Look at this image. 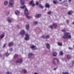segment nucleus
<instances>
[{"instance_id": "nucleus-1", "label": "nucleus", "mask_w": 74, "mask_h": 74, "mask_svg": "<svg viewBox=\"0 0 74 74\" xmlns=\"http://www.w3.org/2000/svg\"><path fill=\"white\" fill-rule=\"evenodd\" d=\"M20 8L21 9H25V10H24V14L25 15H28L29 14V13H28V10L27 8H26V7L25 5H24L23 6L20 7Z\"/></svg>"}, {"instance_id": "nucleus-2", "label": "nucleus", "mask_w": 74, "mask_h": 74, "mask_svg": "<svg viewBox=\"0 0 74 74\" xmlns=\"http://www.w3.org/2000/svg\"><path fill=\"white\" fill-rule=\"evenodd\" d=\"M53 64H54V65H56L57 64L60 63V61H59V60L56 58H54L53 59Z\"/></svg>"}, {"instance_id": "nucleus-3", "label": "nucleus", "mask_w": 74, "mask_h": 74, "mask_svg": "<svg viewBox=\"0 0 74 74\" xmlns=\"http://www.w3.org/2000/svg\"><path fill=\"white\" fill-rule=\"evenodd\" d=\"M70 33H67V32H65L64 33V36H63V38H67L68 37V36L69 35H70Z\"/></svg>"}, {"instance_id": "nucleus-4", "label": "nucleus", "mask_w": 74, "mask_h": 74, "mask_svg": "<svg viewBox=\"0 0 74 74\" xmlns=\"http://www.w3.org/2000/svg\"><path fill=\"white\" fill-rule=\"evenodd\" d=\"M9 4L10 5L11 7H13V5H14V0H10L9 1Z\"/></svg>"}, {"instance_id": "nucleus-5", "label": "nucleus", "mask_w": 74, "mask_h": 74, "mask_svg": "<svg viewBox=\"0 0 74 74\" xmlns=\"http://www.w3.org/2000/svg\"><path fill=\"white\" fill-rule=\"evenodd\" d=\"M26 37L25 38V40L26 41H27L29 40V35L28 34H25Z\"/></svg>"}, {"instance_id": "nucleus-6", "label": "nucleus", "mask_w": 74, "mask_h": 74, "mask_svg": "<svg viewBox=\"0 0 74 74\" xmlns=\"http://www.w3.org/2000/svg\"><path fill=\"white\" fill-rule=\"evenodd\" d=\"M56 26H57V24L55 23H53V25L50 26V27L51 29H53V27H56Z\"/></svg>"}, {"instance_id": "nucleus-7", "label": "nucleus", "mask_w": 74, "mask_h": 74, "mask_svg": "<svg viewBox=\"0 0 74 74\" xmlns=\"http://www.w3.org/2000/svg\"><path fill=\"white\" fill-rule=\"evenodd\" d=\"M29 4H30V5H32L33 7L35 5V4L34 3V1L33 0L31 1L30 2V3H29Z\"/></svg>"}, {"instance_id": "nucleus-8", "label": "nucleus", "mask_w": 74, "mask_h": 74, "mask_svg": "<svg viewBox=\"0 0 74 74\" xmlns=\"http://www.w3.org/2000/svg\"><path fill=\"white\" fill-rule=\"evenodd\" d=\"M22 60L21 59H19L17 61H16V63H21L22 62Z\"/></svg>"}, {"instance_id": "nucleus-9", "label": "nucleus", "mask_w": 74, "mask_h": 74, "mask_svg": "<svg viewBox=\"0 0 74 74\" xmlns=\"http://www.w3.org/2000/svg\"><path fill=\"white\" fill-rule=\"evenodd\" d=\"M30 48L32 49L33 50H35L36 49V47L34 45H32L31 47H30Z\"/></svg>"}, {"instance_id": "nucleus-10", "label": "nucleus", "mask_w": 74, "mask_h": 74, "mask_svg": "<svg viewBox=\"0 0 74 74\" xmlns=\"http://www.w3.org/2000/svg\"><path fill=\"white\" fill-rule=\"evenodd\" d=\"M20 3L21 5H24V4H25V0H21Z\"/></svg>"}, {"instance_id": "nucleus-11", "label": "nucleus", "mask_w": 74, "mask_h": 74, "mask_svg": "<svg viewBox=\"0 0 74 74\" xmlns=\"http://www.w3.org/2000/svg\"><path fill=\"white\" fill-rule=\"evenodd\" d=\"M15 14H16L17 15H19V14H20V12L18 10H16L15 12Z\"/></svg>"}, {"instance_id": "nucleus-12", "label": "nucleus", "mask_w": 74, "mask_h": 74, "mask_svg": "<svg viewBox=\"0 0 74 74\" xmlns=\"http://www.w3.org/2000/svg\"><path fill=\"white\" fill-rule=\"evenodd\" d=\"M20 33L21 35H23V34H25V31L23 30H21L20 32Z\"/></svg>"}, {"instance_id": "nucleus-13", "label": "nucleus", "mask_w": 74, "mask_h": 74, "mask_svg": "<svg viewBox=\"0 0 74 74\" xmlns=\"http://www.w3.org/2000/svg\"><path fill=\"white\" fill-rule=\"evenodd\" d=\"M46 47L49 49H50V45H49V43H47L46 45Z\"/></svg>"}, {"instance_id": "nucleus-14", "label": "nucleus", "mask_w": 74, "mask_h": 74, "mask_svg": "<svg viewBox=\"0 0 74 74\" xmlns=\"http://www.w3.org/2000/svg\"><path fill=\"white\" fill-rule=\"evenodd\" d=\"M41 16V14H38L36 16V18H40Z\"/></svg>"}, {"instance_id": "nucleus-15", "label": "nucleus", "mask_w": 74, "mask_h": 74, "mask_svg": "<svg viewBox=\"0 0 74 74\" xmlns=\"http://www.w3.org/2000/svg\"><path fill=\"white\" fill-rule=\"evenodd\" d=\"M29 25L28 24L26 25V29L27 30H29Z\"/></svg>"}, {"instance_id": "nucleus-16", "label": "nucleus", "mask_w": 74, "mask_h": 74, "mask_svg": "<svg viewBox=\"0 0 74 74\" xmlns=\"http://www.w3.org/2000/svg\"><path fill=\"white\" fill-rule=\"evenodd\" d=\"M45 7H47V8H49V7H50V5L48 3H47L46 4Z\"/></svg>"}, {"instance_id": "nucleus-17", "label": "nucleus", "mask_w": 74, "mask_h": 74, "mask_svg": "<svg viewBox=\"0 0 74 74\" xmlns=\"http://www.w3.org/2000/svg\"><path fill=\"white\" fill-rule=\"evenodd\" d=\"M73 14V11H69L68 13V15H71V14Z\"/></svg>"}, {"instance_id": "nucleus-18", "label": "nucleus", "mask_w": 74, "mask_h": 74, "mask_svg": "<svg viewBox=\"0 0 74 74\" xmlns=\"http://www.w3.org/2000/svg\"><path fill=\"white\" fill-rule=\"evenodd\" d=\"M4 37V34L1 35L0 36V40H1L3 37Z\"/></svg>"}, {"instance_id": "nucleus-19", "label": "nucleus", "mask_w": 74, "mask_h": 74, "mask_svg": "<svg viewBox=\"0 0 74 74\" xmlns=\"http://www.w3.org/2000/svg\"><path fill=\"white\" fill-rule=\"evenodd\" d=\"M67 57L68 59H71V56L70 55H67Z\"/></svg>"}, {"instance_id": "nucleus-20", "label": "nucleus", "mask_w": 74, "mask_h": 74, "mask_svg": "<svg viewBox=\"0 0 74 74\" xmlns=\"http://www.w3.org/2000/svg\"><path fill=\"white\" fill-rule=\"evenodd\" d=\"M13 45V42H11L9 44V46L10 47H11V46H12V45Z\"/></svg>"}, {"instance_id": "nucleus-21", "label": "nucleus", "mask_w": 74, "mask_h": 74, "mask_svg": "<svg viewBox=\"0 0 74 74\" xmlns=\"http://www.w3.org/2000/svg\"><path fill=\"white\" fill-rule=\"evenodd\" d=\"M33 55V54L32 53H29L28 55V56L29 58H31V57Z\"/></svg>"}, {"instance_id": "nucleus-22", "label": "nucleus", "mask_w": 74, "mask_h": 74, "mask_svg": "<svg viewBox=\"0 0 74 74\" xmlns=\"http://www.w3.org/2000/svg\"><path fill=\"white\" fill-rule=\"evenodd\" d=\"M8 4V1H6L4 3V5H7Z\"/></svg>"}, {"instance_id": "nucleus-23", "label": "nucleus", "mask_w": 74, "mask_h": 74, "mask_svg": "<svg viewBox=\"0 0 74 74\" xmlns=\"http://www.w3.org/2000/svg\"><path fill=\"white\" fill-rule=\"evenodd\" d=\"M39 5L41 8H44V6H42V5L41 4H40Z\"/></svg>"}, {"instance_id": "nucleus-24", "label": "nucleus", "mask_w": 74, "mask_h": 74, "mask_svg": "<svg viewBox=\"0 0 74 74\" xmlns=\"http://www.w3.org/2000/svg\"><path fill=\"white\" fill-rule=\"evenodd\" d=\"M8 21L9 22H11V21L10 19V18H8Z\"/></svg>"}, {"instance_id": "nucleus-25", "label": "nucleus", "mask_w": 74, "mask_h": 74, "mask_svg": "<svg viewBox=\"0 0 74 74\" xmlns=\"http://www.w3.org/2000/svg\"><path fill=\"white\" fill-rule=\"evenodd\" d=\"M49 38V35H47L45 36V38L47 39V38Z\"/></svg>"}, {"instance_id": "nucleus-26", "label": "nucleus", "mask_w": 74, "mask_h": 74, "mask_svg": "<svg viewBox=\"0 0 74 74\" xmlns=\"http://www.w3.org/2000/svg\"><path fill=\"white\" fill-rule=\"evenodd\" d=\"M53 56H56L57 55V53H54L53 54Z\"/></svg>"}, {"instance_id": "nucleus-27", "label": "nucleus", "mask_w": 74, "mask_h": 74, "mask_svg": "<svg viewBox=\"0 0 74 74\" xmlns=\"http://www.w3.org/2000/svg\"><path fill=\"white\" fill-rule=\"evenodd\" d=\"M22 71L23 72H24V73H26V72H27V71H26V70L25 69H23Z\"/></svg>"}, {"instance_id": "nucleus-28", "label": "nucleus", "mask_w": 74, "mask_h": 74, "mask_svg": "<svg viewBox=\"0 0 74 74\" xmlns=\"http://www.w3.org/2000/svg\"><path fill=\"white\" fill-rule=\"evenodd\" d=\"M26 15V17L27 18V19H30L31 17L28 16V15Z\"/></svg>"}, {"instance_id": "nucleus-29", "label": "nucleus", "mask_w": 74, "mask_h": 74, "mask_svg": "<svg viewBox=\"0 0 74 74\" xmlns=\"http://www.w3.org/2000/svg\"><path fill=\"white\" fill-rule=\"evenodd\" d=\"M58 45H59L60 46H62V43L58 42Z\"/></svg>"}, {"instance_id": "nucleus-30", "label": "nucleus", "mask_w": 74, "mask_h": 74, "mask_svg": "<svg viewBox=\"0 0 74 74\" xmlns=\"http://www.w3.org/2000/svg\"><path fill=\"white\" fill-rule=\"evenodd\" d=\"M17 57H18V55L15 54L14 56V58H17Z\"/></svg>"}, {"instance_id": "nucleus-31", "label": "nucleus", "mask_w": 74, "mask_h": 74, "mask_svg": "<svg viewBox=\"0 0 74 74\" xmlns=\"http://www.w3.org/2000/svg\"><path fill=\"white\" fill-rule=\"evenodd\" d=\"M69 73L68 72H63L62 74H69Z\"/></svg>"}, {"instance_id": "nucleus-32", "label": "nucleus", "mask_w": 74, "mask_h": 74, "mask_svg": "<svg viewBox=\"0 0 74 74\" xmlns=\"http://www.w3.org/2000/svg\"><path fill=\"white\" fill-rule=\"evenodd\" d=\"M60 55H63V52H62V51H61L60 52Z\"/></svg>"}, {"instance_id": "nucleus-33", "label": "nucleus", "mask_w": 74, "mask_h": 74, "mask_svg": "<svg viewBox=\"0 0 74 74\" xmlns=\"http://www.w3.org/2000/svg\"><path fill=\"white\" fill-rule=\"evenodd\" d=\"M68 37L69 38H70L71 37V35H68Z\"/></svg>"}, {"instance_id": "nucleus-34", "label": "nucleus", "mask_w": 74, "mask_h": 74, "mask_svg": "<svg viewBox=\"0 0 74 74\" xmlns=\"http://www.w3.org/2000/svg\"><path fill=\"white\" fill-rule=\"evenodd\" d=\"M48 14L49 15H50V14H51V12L50 11L48 12Z\"/></svg>"}, {"instance_id": "nucleus-35", "label": "nucleus", "mask_w": 74, "mask_h": 74, "mask_svg": "<svg viewBox=\"0 0 74 74\" xmlns=\"http://www.w3.org/2000/svg\"><path fill=\"white\" fill-rule=\"evenodd\" d=\"M6 56H9V54L8 53H6Z\"/></svg>"}, {"instance_id": "nucleus-36", "label": "nucleus", "mask_w": 74, "mask_h": 74, "mask_svg": "<svg viewBox=\"0 0 74 74\" xmlns=\"http://www.w3.org/2000/svg\"><path fill=\"white\" fill-rule=\"evenodd\" d=\"M69 49L70 50H72V49H73V48H71V47H69Z\"/></svg>"}, {"instance_id": "nucleus-37", "label": "nucleus", "mask_w": 74, "mask_h": 74, "mask_svg": "<svg viewBox=\"0 0 74 74\" xmlns=\"http://www.w3.org/2000/svg\"><path fill=\"white\" fill-rule=\"evenodd\" d=\"M8 74H11V73L10 72L8 71L7 73Z\"/></svg>"}, {"instance_id": "nucleus-38", "label": "nucleus", "mask_w": 74, "mask_h": 74, "mask_svg": "<svg viewBox=\"0 0 74 74\" xmlns=\"http://www.w3.org/2000/svg\"><path fill=\"white\" fill-rule=\"evenodd\" d=\"M8 74H11V73L10 72L8 71L7 73Z\"/></svg>"}, {"instance_id": "nucleus-39", "label": "nucleus", "mask_w": 74, "mask_h": 74, "mask_svg": "<svg viewBox=\"0 0 74 74\" xmlns=\"http://www.w3.org/2000/svg\"><path fill=\"white\" fill-rule=\"evenodd\" d=\"M62 32H64V33H66V30H62Z\"/></svg>"}, {"instance_id": "nucleus-40", "label": "nucleus", "mask_w": 74, "mask_h": 74, "mask_svg": "<svg viewBox=\"0 0 74 74\" xmlns=\"http://www.w3.org/2000/svg\"><path fill=\"white\" fill-rule=\"evenodd\" d=\"M34 24L36 25V24H37V22L35 21L34 23Z\"/></svg>"}, {"instance_id": "nucleus-41", "label": "nucleus", "mask_w": 74, "mask_h": 74, "mask_svg": "<svg viewBox=\"0 0 74 74\" xmlns=\"http://www.w3.org/2000/svg\"><path fill=\"white\" fill-rule=\"evenodd\" d=\"M7 45V44H5L4 45V46H3V48H4V47H5V46H6V45Z\"/></svg>"}, {"instance_id": "nucleus-42", "label": "nucleus", "mask_w": 74, "mask_h": 74, "mask_svg": "<svg viewBox=\"0 0 74 74\" xmlns=\"http://www.w3.org/2000/svg\"><path fill=\"white\" fill-rule=\"evenodd\" d=\"M41 38H45V37L44 36H42V37Z\"/></svg>"}, {"instance_id": "nucleus-43", "label": "nucleus", "mask_w": 74, "mask_h": 74, "mask_svg": "<svg viewBox=\"0 0 74 74\" xmlns=\"http://www.w3.org/2000/svg\"><path fill=\"white\" fill-rule=\"evenodd\" d=\"M65 5L66 6H68V4H67V3H66V4H65Z\"/></svg>"}, {"instance_id": "nucleus-44", "label": "nucleus", "mask_w": 74, "mask_h": 74, "mask_svg": "<svg viewBox=\"0 0 74 74\" xmlns=\"http://www.w3.org/2000/svg\"><path fill=\"white\" fill-rule=\"evenodd\" d=\"M36 4L37 5H38V2H37L36 3Z\"/></svg>"}, {"instance_id": "nucleus-45", "label": "nucleus", "mask_w": 74, "mask_h": 74, "mask_svg": "<svg viewBox=\"0 0 74 74\" xmlns=\"http://www.w3.org/2000/svg\"><path fill=\"white\" fill-rule=\"evenodd\" d=\"M56 69H57V68H55L54 69V70H56Z\"/></svg>"}, {"instance_id": "nucleus-46", "label": "nucleus", "mask_w": 74, "mask_h": 74, "mask_svg": "<svg viewBox=\"0 0 74 74\" xmlns=\"http://www.w3.org/2000/svg\"><path fill=\"white\" fill-rule=\"evenodd\" d=\"M10 50L11 51H12V48H11V49H10Z\"/></svg>"}, {"instance_id": "nucleus-47", "label": "nucleus", "mask_w": 74, "mask_h": 74, "mask_svg": "<svg viewBox=\"0 0 74 74\" xmlns=\"http://www.w3.org/2000/svg\"><path fill=\"white\" fill-rule=\"evenodd\" d=\"M69 21H69V20H68L66 21L67 22H69Z\"/></svg>"}, {"instance_id": "nucleus-48", "label": "nucleus", "mask_w": 74, "mask_h": 74, "mask_svg": "<svg viewBox=\"0 0 74 74\" xmlns=\"http://www.w3.org/2000/svg\"><path fill=\"white\" fill-rule=\"evenodd\" d=\"M71 1V0H69V2H70V1Z\"/></svg>"}, {"instance_id": "nucleus-49", "label": "nucleus", "mask_w": 74, "mask_h": 74, "mask_svg": "<svg viewBox=\"0 0 74 74\" xmlns=\"http://www.w3.org/2000/svg\"><path fill=\"white\" fill-rule=\"evenodd\" d=\"M72 63H73V64H74V61H73Z\"/></svg>"}, {"instance_id": "nucleus-50", "label": "nucleus", "mask_w": 74, "mask_h": 74, "mask_svg": "<svg viewBox=\"0 0 74 74\" xmlns=\"http://www.w3.org/2000/svg\"><path fill=\"white\" fill-rule=\"evenodd\" d=\"M34 74H38V73H35Z\"/></svg>"}, {"instance_id": "nucleus-51", "label": "nucleus", "mask_w": 74, "mask_h": 74, "mask_svg": "<svg viewBox=\"0 0 74 74\" xmlns=\"http://www.w3.org/2000/svg\"><path fill=\"white\" fill-rule=\"evenodd\" d=\"M72 24H73V25L74 24V22H73V23Z\"/></svg>"}, {"instance_id": "nucleus-52", "label": "nucleus", "mask_w": 74, "mask_h": 74, "mask_svg": "<svg viewBox=\"0 0 74 74\" xmlns=\"http://www.w3.org/2000/svg\"><path fill=\"white\" fill-rule=\"evenodd\" d=\"M59 1H62V0H60Z\"/></svg>"}]
</instances>
